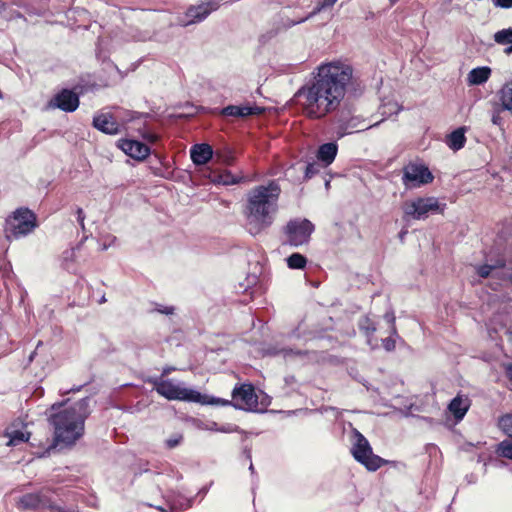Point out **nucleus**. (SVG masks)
I'll list each match as a JSON object with an SVG mask.
<instances>
[{"instance_id": "f257e3e1", "label": "nucleus", "mask_w": 512, "mask_h": 512, "mask_svg": "<svg viewBox=\"0 0 512 512\" xmlns=\"http://www.w3.org/2000/svg\"><path fill=\"white\" fill-rule=\"evenodd\" d=\"M352 76L350 65L341 62L321 64L311 84L301 87L295 94L303 113L310 119H323L337 111Z\"/></svg>"}, {"instance_id": "f03ea898", "label": "nucleus", "mask_w": 512, "mask_h": 512, "mask_svg": "<svg viewBox=\"0 0 512 512\" xmlns=\"http://www.w3.org/2000/svg\"><path fill=\"white\" fill-rule=\"evenodd\" d=\"M280 194L281 187L276 180L255 186L247 192L243 214L246 229L251 235L260 234L273 223Z\"/></svg>"}, {"instance_id": "7ed1b4c3", "label": "nucleus", "mask_w": 512, "mask_h": 512, "mask_svg": "<svg viewBox=\"0 0 512 512\" xmlns=\"http://www.w3.org/2000/svg\"><path fill=\"white\" fill-rule=\"evenodd\" d=\"M89 402V397H84L69 407H64L65 402L51 406L48 421L54 431L53 447L71 446L83 435L84 423L90 414Z\"/></svg>"}, {"instance_id": "20e7f679", "label": "nucleus", "mask_w": 512, "mask_h": 512, "mask_svg": "<svg viewBox=\"0 0 512 512\" xmlns=\"http://www.w3.org/2000/svg\"><path fill=\"white\" fill-rule=\"evenodd\" d=\"M149 382L153 384L154 390L167 400H180L212 405L216 403V401H219V399L208 397L194 389L187 388L183 382L175 383L169 379H162V377L151 378Z\"/></svg>"}, {"instance_id": "39448f33", "label": "nucleus", "mask_w": 512, "mask_h": 512, "mask_svg": "<svg viewBox=\"0 0 512 512\" xmlns=\"http://www.w3.org/2000/svg\"><path fill=\"white\" fill-rule=\"evenodd\" d=\"M37 226L35 214L28 208L17 209L6 219L4 233L8 241L29 235Z\"/></svg>"}, {"instance_id": "423d86ee", "label": "nucleus", "mask_w": 512, "mask_h": 512, "mask_svg": "<svg viewBox=\"0 0 512 512\" xmlns=\"http://www.w3.org/2000/svg\"><path fill=\"white\" fill-rule=\"evenodd\" d=\"M351 453L354 459L369 471H376L386 463L383 458L373 453L369 441L357 429H353Z\"/></svg>"}, {"instance_id": "0eeeda50", "label": "nucleus", "mask_w": 512, "mask_h": 512, "mask_svg": "<svg viewBox=\"0 0 512 512\" xmlns=\"http://www.w3.org/2000/svg\"><path fill=\"white\" fill-rule=\"evenodd\" d=\"M446 204H440L435 197H419L404 206V214L415 220L426 219L430 213H443Z\"/></svg>"}, {"instance_id": "6e6552de", "label": "nucleus", "mask_w": 512, "mask_h": 512, "mask_svg": "<svg viewBox=\"0 0 512 512\" xmlns=\"http://www.w3.org/2000/svg\"><path fill=\"white\" fill-rule=\"evenodd\" d=\"M364 122L365 120L361 116L351 115L348 110L337 111L333 118L337 139L371 127L370 125H364Z\"/></svg>"}, {"instance_id": "1a4fd4ad", "label": "nucleus", "mask_w": 512, "mask_h": 512, "mask_svg": "<svg viewBox=\"0 0 512 512\" xmlns=\"http://www.w3.org/2000/svg\"><path fill=\"white\" fill-rule=\"evenodd\" d=\"M215 404L229 405L232 404L236 409L240 410H253L257 407L258 399L254 391V387L251 384H242L239 387L234 388L232 392V402L228 400H222Z\"/></svg>"}, {"instance_id": "9d476101", "label": "nucleus", "mask_w": 512, "mask_h": 512, "mask_svg": "<svg viewBox=\"0 0 512 512\" xmlns=\"http://www.w3.org/2000/svg\"><path fill=\"white\" fill-rule=\"evenodd\" d=\"M313 231L314 225L308 219L290 220L285 229L287 242L294 247L306 244Z\"/></svg>"}, {"instance_id": "9b49d317", "label": "nucleus", "mask_w": 512, "mask_h": 512, "mask_svg": "<svg viewBox=\"0 0 512 512\" xmlns=\"http://www.w3.org/2000/svg\"><path fill=\"white\" fill-rule=\"evenodd\" d=\"M433 179L431 171L423 164L409 163L403 169L402 182L406 187H419L431 183Z\"/></svg>"}, {"instance_id": "f8f14e48", "label": "nucleus", "mask_w": 512, "mask_h": 512, "mask_svg": "<svg viewBox=\"0 0 512 512\" xmlns=\"http://www.w3.org/2000/svg\"><path fill=\"white\" fill-rule=\"evenodd\" d=\"M223 0H202L197 5L190 6L185 17L187 21H182L183 26L199 23L205 20L213 11H216Z\"/></svg>"}, {"instance_id": "ddd939ff", "label": "nucleus", "mask_w": 512, "mask_h": 512, "mask_svg": "<svg viewBox=\"0 0 512 512\" xmlns=\"http://www.w3.org/2000/svg\"><path fill=\"white\" fill-rule=\"evenodd\" d=\"M79 104V94L72 89L64 88L50 99L48 106L71 113L77 110Z\"/></svg>"}, {"instance_id": "4468645a", "label": "nucleus", "mask_w": 512, "mask_h": 512, "mask_svg": "<svg viewBox=\"0 0 512 512\" xmlns=\"http://www.w3.org/2000/svg\"><path fill=\"white\" fill-rule=\"evenodd\" d=\"M117 146L126 155L136 160H144L150 154L149 146L138 140L120 139Z\"/></svg>"}, {"instance_id": "2eb2a0df", "label": "nucleus", "mask_w": 512, "mask_h": 512, "mask_svg": "<svg viewBox=\"0 0 512 512\" xmlns=\"http://www.w3.org/2000/svg\"><path fill=\"white\" fill-rule=\"evenodd\" d=\"M264 109L257 105H228L223 107L219 114L224 117L246 118L253 115H260Z\"/></svg>"}, {"instance_id": "dca6fc26", "label": "nucleus", "mask_w": 512, "mask_h": 512, "mask_svg": "<svg viewBox=\"0 0 512 512\" xmlns=\"http://www.w3.org/2000/svg\"><path fill=\"white\" fill-rule=\"evenodd\" d=\"M93 126L97 130L109 135L118 134L120 131L118 122L109 113H102L94 116Z\"/></svg>"}, {"instance_id": "f3484780", "label": "nucleus", "mask_w": 512, "mask_h": 512, "mask_svg": "<svg viewBox=\"0 0 512 512\" xmlns=\"http://www.w3.org/2000/svg\"><path fill=\"white\" fill-rule=\"evenodd\" d=\"M192 162L199 166L208 163L213 157V150L209 144H195L190 150Z\"/></svg>"}, {"instance_id": "a211bd4d", "label": "nucleus", "mask_w": 512, "mask_h": 512, "mask_svg": "<svg viewBox=\"0 0 512 512\" xmlns=\"http://www.w3.org/2000/svg\"><path fill=\"white\" fill-rule=\"evenodd\" d=\"M498 106L500 110L507 111L512 115V78L505 81V83L496 92Z\"/></svg>"}, {"instance_id": "6ab92c4d", "label": "nucleus", "mask_w": 512, "mask_h": 512, "mask_svg": "<svg viewBox=\"0 0 512 512\" xmlns=\"http://www.w3.org/2000/svg\"><path fill=\"white\" fill-rule=\"evenodd\" d=\"M338 153V145L336 142H328L320 145L317 149L316 157L324 167L332 164Z\"/></svg>"}, {"instance_id": "aec40b11", "label": "nucleus", "mask_w": 512, "mask_h": 512, "mask_svg": "<svg viewBox=\"0 0 512 512\" xmlns=\"http://www.w3.org/2000/svg\"><path fill=\"white\" fill-rule=\"evenodd\" d=\"M470 403L468 398H464L460 395L454 397L448 405L449 411L452 413L457 421H460L466 415L469 409Z\"/></svg>"}, {"instance_id": "412c9836", "label": "nucleus", "mask_w": 512, "mask_h": 512, "mask_svg": "<svg viewBox=\"0 0 512 512\" xmlns=\"http://www.w3.org/2000/svg\"><path fill=\"white\" fill-rule=\"evenodd\" d=\"M491 68L488 66H481L473 68L467 76L469 85H482L488 81L491 76Z\"/></svg>"}, {"instance_id": "4be33fe9", "label": "nucleus", "mask_w": 512, "mask_h": 512, "mask_svg": "<svg viewBox=\"0 0 512 512\" xmlns=\"http://www.w3.org/2000/svg\"><path fill=\"white\" fill-rule=\"evenodd\" d=\"M465 127H459L452 131L446 139L447 146L453 151H458L465 146Z\"/></svg>"}, {"instance_id": "5701e85b", "label": "nucleus", "mask_w": 512, "mask_h": 512, "mask_svg": "<svg viewBox=\"0 0 512 512\" xmlns=\"http://www.w3.org/2000/svg\"><path fill=\"white\" fill-rule=\"evenodd\" d=\"M503 267H505V260L503 258H497L491 263L486 262L485 264L478 265L476 267V273L481 278H487L492 275L495 270L501 269Z\"/></svg>"}, {"instance_id": "b1692460", "label": "nucleus", "mask_w": 512, "mask_h": 512, "mask_svg": "<svg viewBox=\"0 0 512 512\" xmlns=\"http://www.w3.org/2000/svg\"><path fill=\"white\" fill-rule=\"evenodd\" d=\"M358 327H359L360 331H362L364 333V335L367 337L368 343H370V341H371L370 338L373 336V334L376 331L375 322L369 316H364V317L360 318V320L358 322Z\"/></svg>"}, {"instance_id": "393cba45", "label": "nucleus", "mask_w": 512, "mask_h": 512, "mask_svg": "<svg viewBox=\"0 0 512 512\" xmlns=\"http://www.w3.org/2000/svg\"><path fill=\"white\" fill-rule=\"evenodd\" d=\"M6 436L9 438L7 443L8 446H16L29 440V433H25L21 430H10L6 431Z\"/></svg>"}, {"instance_id": "a878e982", "label": "nucleus", "mask_w": 512, "mask_h": 512, "mask_svg": "<svg viewBox=\"0 0 512 512\" xmlns=\"http://www.w3.org/2000/svg\"><path fill=\"white\" fill-rule=\"evenodd\" d=\"M243 180V177L236 176L232 174L230 171H224L215 175L213 181L215 183L223 184V185H235L240 183Z\"/></svg>"}, {"instance_id": "bb28decb", "label": "nucleus", "mask_w": 512, "mask_h": 512, "mask_svg": "<svg viewBox=\"0 0 512 512\" xmlns=\"http://www.w3.org/2000/svg\"><path fill=\"white\" fill-rule=\"evenodd\" d=\"M19 504L25 509H35L41 504V497L37 493H27L20 498Z\"/></svg>"}, {"instance_id": "cd10ccee", "label": "nucleus", "mask_w": 512, "mask_h": 512, "mask_svg": "<svg viewBox=\"0 0 512 512\" xmlns=\"http://www.w3.org/2000/svg\"><path fill=\"white\" fill-rule=\"evenodd\" d=\"M268 354L270 355H281L283 356L284 359H289V358H292V357H295V356H302L305 354V352L301 351V350H294L292 348H281V349H278L276 347H272V348H269L267 350Z\"/></svg>"}, {"instance_id": "c85d7f7f", "label": "nucleus", "mask_w": 512, "mask_h": 512, "mask_svg": "<svg viewBox=\"0 0 512 512\" xmlns=\"http://www.w3.org/2000/svg\"><path fill=\"white\" fill-rule=\"evenodd\" d=\"M286 260L290 269H303L307 263L306 257L300 253H293Z\"/></svg>"}, {"instance_id": "c756f323", "label": "nucleus", "mask_w": 512, "mask_h": 512, "mask_svg": "<svg viewBox=\"0 0 512 512\" xmlns=\"http://www.w3.org/2000/svg\"><path fill=\"white\" fill-rule=\"evenodd\" d=\"M494 41L499 45H507L512 43V28L502 29L497 31L494 36Z\"/></svg>"}, {"instance_id": "7c9ffc66", "label": "nucleus", "mask_w": 512, "mask_h": 512, "mask_svg": "<svg viewBox=\"0 0 512 512\" xmlns=\"http://www.w3.org/2000/svg\"><path fill=\"white\" fill-rule=\"evenodd\" d=\"M183 440V434L180 432H175L165 440L164 445L167 449L171 450L180 446Z\"/></svg>"}, {"instance_id": "2f4dec72", "label": "nucleus", "mask_w": 512, "mask_h": 512, "mask_svg": "<svg viewBox=\"0 0 512 512\" xmlns=\"http://www.w3.org/2000/svg\"><path fill=\"white\" fill-rule=\"evenodd\" d=\"M498 425L505 434L512 438V414L502 416Z\"/></svg>"}, {"instance_id": "473e14b6", "label": "nucleus", "mask_w": 512, "mask_h": 512, "mask_svg": "<svg viewBox=\"0 0 512 512\" xmlns=\"http://www.w3.org/2000/svg\"><path fill=\"white\" fill-rule=\"evenodd\" d=\"M380 109V113L383 116H391L398 114L401 110V106L397 102H388L383 104Z\"/></svg>"}, {"instance_id": "72a5a7b5", "label": "nucleus", "mask_w": 512, "mask_h": 512, "mask_svg": "<svg viewBox=\"0 0 512 512\" xmlns=\"http://www.w3.org/2000/svg\"><path fill=\"white\" fill-rule=\"evenodd\" d=\"M79 248H80V245H77L76 247H73L71 249H67V250H65L63 252L62 260H63V264H64L66 269H70L71 268L70 264L75 261L76 250H78Z\"/></svg>"}, {"instance_id": "f704fd0d", "label": "nucleus", "mask_w": 512, "mask_h": 512, "mask_svg": "<svg viewBox=\"0 0 512 512\" xmlns=\"http://www.w3.org/2000/svg\"><path fill=\"white\" fill-rule=\"evenodd\" d=\"M497 451L501 456L512 460V441L501 442Z\"/></svg>"}, {"instance_id": "c9c22d12", "label": "nucleus", "mask_w": 512, "mask_h": 512, "mask_svg": "<svg viewBox=\"0 0 512 512\" xmlns=\"http://www.w3.org/2000/svg\"><path fill=\"white\" fill-rule=\"evenodd\" d=\"M194 425L200 430L216 431L218 430V424L214 421L204 422L202 420H194Z\"/></svg>"}, {"instance_id": "e433bc0d", "label": "nucleus", "mask_w": 512, "mask_h": 512, "mask_svg": "<svg viewBox=\"0 0 512 512\" xmlns=\"http://www.w3.org/2000/svg\"><path fill=\"white\" fill-rule=\"evenodd\" d=\"M384 320L389 324L390 327V334L398 336V332L395 325L396 317L394 315V312L392 310L387 311L384 314Z\"/></svg>"}, {"instance_id": "4c0bfd02", "label": "nucleus", "mask_w": 512, "mask_h": 512, "mask_svg": "<svg viewBox=\"0 0 512 512\" xmlns=\"http://www.w3.org/2000/svg\"><path fill=\"white\" fill-rule=\"evenodd\" d=\"M320 171V167H319V164L318 163H308L306 166H305V178L306 179H310L312 178L314 175L318 174Z\"/></svg>"}, {"instance_id": "58836bf2", "label": "nucleus", "mask_w": 512, "mask_h": 512, "mask_svg": "<svg viewBox=\"0 0 512 512\" xmlns=\"http://www.w3.org/2000/svg\"><path fill=\"white\" fill-rule=\"evenodd\" d=\"M396 338H399V335L391 334L389 337L382 340L383 347L386 351L390 352L395 349L396 346Z\"/></svg>"}, {"instance_id": "ea45409f", "label": "nucleus", "mask_w": 512, "mask_h": 512, "mask_svg": "<svg viewBox=\"0 0 512 512\" xmlns=\"http://www.w3.org/2000/svg\"><path fill=\"white\" fill-rule=\"evenodd\" d=\"M336 1L337 0H319L316 8L311 13V15L313 16L316 13H318L319 11H321L322 9L333 6L336 3Z\"/></svg>"}, {"instance_id": "a19ab883", "label": "nucleus", "mask_w": 512, "mask_h": 512, "mask_svg": "<svg viewBox=\"0 0 512 512\" xmlns=\"http://www.w3.org/2000/svg\"><path fill=\"white\" fill-rule=\"evenodd\" d=\"M312 15L309 14L307 17L305 18H301V19H298V20H290V19H286L285 21H283V25L286 27V28H291L293 26H295L296 24H300V23H303L304 21H306L308 18H310Z\"/></svg>"}, {"instance_id": "79ce46f5", "label": "nucleus", "mask_w": 512, "mask_h": 512, "mask_svg": "<svg viewBox=\"0 0 512 512\" xmlns=\"http://www.w3.org/2000/svg\"><path fill=\"white\" fill-rule=\"evenodd\" d=\"M493 4L503 9L512 8V0H493Z\"/></svg>"}, {"instance_id": "37998d69", "label": "nucleus", "mask_w": 512, "mask_h": 512, "mask_svg": "<svg viewBox=\"0 0 512 512\" xmlns=\"http://www.w3.org/2000/svg\"><path fill=\"white\" fill-rule=\"evenodd\" d=\"M76 214H77V221H78L79 225L81 226V228L84 230L85 229V225H84L85 213H84L83 209L77 208Z\"/></svg>"}, {"instance_id": "c03bdc74", "label": "nucleus", "mask_w": 512, "mask_h": 512, "mask_svg": "<svg viewBox=\"0 0 512 512\" xmlns=\"http://www.w3.org/2000/svg\"><path fill=\"white\" fill-rule=\"evenodd\" d=\"M500 111L501 110H500V107H499L498 110H495L493 112V115H492V118H491L492 123L495 124V125H498V126H500L502 124V117L500 116V113H499Z\"/></svg>"}, {"instance_id": "a18cd8bd", "label": "nucleus", "mask_w": 512, "mask_h": 512, "mask_svg": "<svg viewBox=\"0 0 512 512\" xmlns=\"http://www.w3.org/2000/svg\"><path fill=\"white\" fill-rule=\"evenodd\" d=\"M156 310L162 314H165V315H170V314H173L174 312V307L173 306H162V305H159Z\"/></svg>"}, {"instance_id": "49530a36", "label": "nucleus", "mask_w": 512, "mask_h": 512, "mask_svg": "<svg viewBox=\"0 0 512 512\" xmlns=\"http://www.w3.org/2000/svg\"><path fill=\"white\" fill-rule=\"evenodd\" d=\"M244 453L246 455V458L250 461L249 470H250L251 474H254L255 473V469H254V466H253V463H252L251 449L246 447L244 449Z\"/></svg>"}, {"instance_id": "de8ad7c7", "label": "nucleus", "mask_w": 512, "mask_h": 512, "mask_svg": "<svg viewBox=\"0 0 512 512\" xmlns=\"http://www.w3.org/2000/svg\"><path fill=\"white\" fill-rule=\"evenodd\" d=\"M175 370H176V368H175V367H173V366H165V367H163V369H162V373H161V376H160V377H162V378H163V377H165V376L169 375L172 371H175Z\"/></svg>"}, {"instance_id": "09e8293b", "label": "nucleus", "mask_w": 512, "mask_h": 512, "mask_svg": "<svg viewBox=\"0 0 512 512\" xmlns=\"http://www.w3.org/2000/svg\"><path fill=\"white\" fill-rule=\"evenodd\" d=\"M465 480L468 484H475L477 482V476L473 473L466 475Z\"/></svg>"}, {"instance_id": "8fccbe9b", "label": "nucleus", "mask_w": 512, "mask_h": 512, "mask_svg": "<svg viewBox=\"0 0 512 512\" xmlns=\"http://www.w3.org/2000/svg\"><path fill=\"white\" fill-rule=\"evenodd\" d=\"M109 240H110V241H109V243L104 242V243L102 244L101 250H107V249L110 247V245H111L113 242H115L116 237H115V236H111V237H109Z\"/></svg>"}, {"instance_id": "3c124183", "label": "nucleus", "mask_w": 512, "mask_h": 512, "mask_svg": "<svg viewBox=\"0 0 512 512\" xmlns=\"http://www.w3.org/2000/svg\"><path fill=\"white\" fill-rule=\"evenodd\" d=\"M81 388H82V385H80V386H76V387H72V388H71V389H69V390L61 391V393H62L63 395H66V394H68V393H70V392H78V391H80V390H81Z\"/></svg>"}, {"instance_id": "603ef678", "label": "nucleus", "mask_w": 512, "mask_h": 512, "mask_svg": "<svg viewBox=\"0 0 512 512\" xmlns=\"http://www.w3.org/2000/svg\"><path fill=\"white\" fill-rule=\"evenodd\" d=\"M506 375L509 378V380L512 382V363L507 365L506 369Z\"/></svg>"}, {"instance_id": "864d4df0", "label": "nucleus", "mask_w": 512, "mask_h": 512, "mask_svg": "<svg viewBox=\"0 0 512 512\" xmlns=\"http://www.w3.org/2000/svg\"><path fill=\"white\" fill-rule=\"evenodd\" d=\"M217 432H224V433H229V432H232L233 430L230 429L229 427H218V430H216Z\"/></svg>"}, {"instance_id": "5fc2aeb1", "label": "nucleus", "mask_w": 512, "mask_h": 512, "mask_svg": "<svg viewBox=\"0 0 512 512\" xmlns=\"http://www.w3.org/2000/svg\"><path fill=\"white\" fill-rule=\"evenodd\" d=\"M509 46L504 49L505 54L510 55L512 53V42L508 44Z\"/></svg>"}, {"instance_id": "6e6d98bb", "label": "nucleus", "mask_w": 512, "mask_h": 512, "mask_svg": "<svg viewBox=\"0 0 512 512\" xmlns=\"http://www.w3.org/2000/svg\"><path fill=\"white\" fill-rule=\"evenodd\" d=\"M406 234H407V231H406V230H401V231L399 232V235H398V236H399V239H400L401 241H403V240H404V238H405V235H406Z\"/></svg>"}, {"instance_id": "4d7b16f0", "label": "nucleus", "mask_w": 512, "mask_h": 512, "mask_svg": "<svg viewBox=\"0 0 512 512\" xmlns=\"http://www.w3.org/2000/svg\"><path fill=\"white\" fill-rule=\"evenodd\" d=\"M506 335H507L509 341L512 342V326L509 329H507Z\"/></svg>"}, {"instance_id": "13d9d810", "label": "nucleus", "mask_w": 512, "mask_h": 512, "mask_svg": "<svg viewBox=\"0 0 512 512\" xmlns=\"http://www.w3.org/2000/svg\"><path fill=\"white\" fill-rule=\"evenodd\" d=\"M192 502H193L192 499H187L186 500V505H185L184 509L190 508L192 506Z\"/></svg>"}, {"instance_id": "bf43d9fd", "label": "nucleus", "mask_w": 512, "mask_h": 512, "mask_svg": "<svg viewBox=\"0 0 512 512\" xmlns=\"http://www.w3.org/2000/svg\"><path fill=\"white\" fill-rule=\"evenodd\" d=\"M35 355H36V351H33V352L30 354V356H29V362H32V361H33V359H34Z\"/></svg>"}, {"instance_id": "052dcab7", "label": "nucleus", "mask_w": 512, "mask_h": 512, "mask_svg": "<svg viewBox=\"0 0 512 512\" xmlns=\"http://www.w3.org/2000/svg\"><path fill=\"white\" fill-rule=\"evenodd\" d=\"M325 188L328 190L330 188V181L329 180H326L325 181Z\"/></svg>"}, {"instance_id": "680f3d73", "label": "nucleus", "mask_w": 512, "mask_h": 512, "mask_svg": "<svg viewBox=\"0 0 512 512\" xmlns=\"http://www.w3.org/2000/svg\"><path fill=\"white\" fill-rule=\"evenodd\" d=\"M105 302H106V298H105V296L103 295V296L101 297V299L99 300V303H100V304H102V303H105Z\"/></svg>"}, {"instance_id": "e2e57ef3", "label": "nucleus", "mask_w": 512, "mask_h": 512, "mask_svg": "<svg viewBox=\"0 0 512 512\" xmlns=\"http://www.w3.org/2000/svg\"><path fill=\"white\" fill-rule=\"evenodd\" d=\"M156 509H158L161 512H166V510L162 506H157Z\"/></svg>"}, {"instance_id": "0e129e2a", "label": "nucleus", "mask_w": 512, "mask_h": 512, "mask_svg": "<svg viewBox=\"0 0 512 512\" xmlns=\"http://www.w3.org/2000/svg\"><path fill=\"white\" fill-rule=\"evenodd\" d=\"M170 510H171V512H173L174 511V507H170Z\"/></svg>"}]
</instances>
